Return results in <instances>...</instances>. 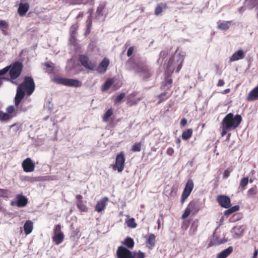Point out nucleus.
Listing matches in <instances>:
<instances>
[{
  "instance_id": "obj_35",
  "label": "nucleus",
  "mask_w": 258,
  "mask_h": 258,
  "mask_svg": "<svg viewBox=\"0 0 258 258\" xmlns=\"http://www.w3.org/2000/svg\"><path fill=\"white\" fill-rule=\"evenodd\" d=\"M192 130L191 128L187 129L184 131L182 134V138L184 140H187L189 139L192 136Z\"/></svg>"
},
{
  "instance_id": "obj_24",
  "label": "nucleus",
  "mask_w": 258,
  "mask_h": 258,
  "mask_svg": "<svg viewBox=\"0 0 258 258\" xmlns=\"http://www.w3.org/2000/svg\"><path fill=\"white\" fill-rule=\"evenodd\" d=\"M233 251V247L229 246L227 248L223 250L220 253H218L216 258H226Z\"/></svg>"
},
{
  "instance_id": "obj_54",
  "label": "nucleus",
  "mask_w": 258,
  "mask_h": 258,
  "mask_svg": "<svg viewBox=\"0 0 258 258\" xmlns=\"http://www.w3.org/2000/svg\"><path fill=\"white\" fill-rule=\"evenodd\" d=\"M104 9H105L104 5H101V6H99L97 9L96 13L98 15H101L102 14V12L103 11V10H104Z\"/></svg>"
},
{
  "instance_id": "obj_59",
  "label": "nucleus",
  "mask_w": 258,
  "mask_h": 258,
  "mask_svg": "<svg viewBox=\"0 0 258 258\" xmlns=\"http://www.w3.org/2000/svg\"><path fill=\"white\" fill-rule=\"evenodd\" d=\"M187 124V120L185 118H182L180 121L181 126H184Z\"/></svg>"
},
{
  "instance_id": "obj_28",
  "label": "nucleus",
  "mask_w": 258,
  "mask_h": 258,
  "mask_svg": "<svg viewBox=\"0 0 258 258\" xmlns=\"http://www.w3.org/2000/svg\"><path fill=\"white\" fill-rule=\"evenodd\" d=\"M114 82V81L113 79H109L107 80L103 85L102 86V91H106L112 85Z\"/></svg>"
},
{
  "instance_id": "obj_16",
  "label": "nucleus",
  "mask_w": 258,
  "mask_h": 258,
  "mask_svg": "<svg viewBox=\"0 0 258 258\" xmlns=\"http://www.w3.org/2000/svg\"><path fill=\"white\" fill-rule=\"evenodd\" d=\"M76 204L77 205V208L80 210L81 212H87L88 210V208L85 205V203L86 201H83V196L81 195H77L76 196Z\"/></svg>"
},
{
  "instance_id": "obj_40",
  "label": "nucleus",
  "mask_w": 258,
  "mask_h": 258,
  "mask_svg": "<svg viewBox=\"0 0 258 258\" xmlns=\"http://www.w3.org/2000/svg\"><path fill=\"white\" fill-rule=\"evenodd\" d=\"M167 94V92H163L157 96V97L159 99L158 104L162 103L168 98V97L166 96Z\"/></svg>"
},
{
  "instance_id": "obj_61",
  "label": "nucleus",
  "mask_w": 258,
  "mask_h": 258,
  "mask_svg": "<svg viewBox=\"0 0 258 258\" xmlns=\"http://www.w3.org/2000/svg\"><path fill=\"white\" fill-rule=\"evenodd\" d=\"M258 254V249L255 248L254 251L253 252L252 258H256Z\"/></svg>"
},
{
  "instance_id": "obj_62",
  "label": "nucleus",
  "mask_w": 258,
  "mask_h": 258,
  "mask_svg": "<svg viewBox=\"0 0 258 258\" xmlns=\"http://www.w3.org/2000/svg\"><path fill=\"white\" fill-rule=\"evenodd\" d=\"M84 16L83 12H80L78 16L76 17V19H79V18H82Z\"/></svg>"
},
{
  "instance_id": "obj_3",
  "label": "nucleus",
  "mask_w": 258,
  "mask_h": 258,
  "mask_svg": "<svg viewBox=\"0 0 258 258\" xmlns=\"http://www.w3.org/2000/svg\"><path fill=\"white\" fill-rule=\"evenodd\" d=\"M167 70L169 73H168L167 75L165 77L164 82L161 87L162 90H169L171 87V84L173 81L171 78V75L174 70L173 58L172 57H171L168 62Z\"/></svg>"
},
{
  "instance_id": "obj_12",
  "label": "nucleus",
  "mask_w": 258,
  "mask_h": 258,
  "mask_svg": "<svg viewBox=\"0 0 258 258\" xmlns=\"http://www.w3.org/2000/svg\"><path fill=\"white\" fill-rule=\"evenodd\" d=\"M22 166L24 171L26 172H33L35 167L34 163L30 158L25 159L22 163Z\"/></svg>"
},
{
  "instance_id": "obj_37",
  "label": "nucleus",
  "mask_w": 258,
  "mask_h": 258,
  "mask_svg": "<svg viewBox=\"0 0 258 258\" xmlns=\"http://www.w3.org/2000/svg\"><path fill=\"white\" fill-rule=\"evenodd\" d=\"M198 221L196 220L194 221L191 224L189 229V233L190 235H194L197 230L198 224Z\"/></svg>"
},
{
  "instance_id": "obj_31",
  "label": "nucleus",
  "mask_w": 258,
  "mask_h": 258,
  "mask_svg": "<svg viewBox=\"0 0 258 258\" xmlns=\"http://www.w3.org/2000/svg\"><path fill=\"white\" fill-rule=\"evenodd\" d=\"M14 116L13 115H10L7 114L0 110V121H7L11 119Z\"/></svg>"
},
{
  "instance_id": "obj_33",
  "label": "nucleus",
  "mask_w": 258,
  "mask_h": 258,
  "mask_svg": "<svg viewBox=\"0 0 258 258\" xmlns=\"http://www.w3.org/2000/svg\"><path fill=\"white\" fill-rule=\"evenodd\" d=\"M257 193L258 189L256 186L255 185L248 190L247 191V196L248 198H251L257 195Z\"/></svg>"
},
{
  "instance_id": "obj_23",
  "label": "nucleus",
  "mask_w": 258,
  "mask_h": 258,
  "mask_svg": "<svg viewBox=\"0 0 258 258\" xmlns=\"http://www.w3.org/2000/svg\"><path fill=\"white\" fill-rule=\"evenodd\" d=\"M244 57V54L242 50H239L234 53L230 58V61H234L242 59Z\"/></svg>"
},
{
  "instance_id": "obj_21",
  "label": "nucleus",
  "mask_w": 258,
  "mask_h": 258,
  "mask_svg": "<svg viewBox=\"0 0 258 258\" xmlns=\"http://www.w3.org/2000/svg\"><path fill=\"white\" fill-rule=\"evenodd\" d=\"M64 235L63 233H54L52 236V241L56 245H59L63 241Z\"/></svg>"
},
{
  "instance_id": "obj_39",
  "label": "nucleus",
  "mask_w": 258,
  "mask_h": 258,
  "mask_svg": "<svg viewBox=\"0 0 258 258\" xmlns=\"http://www.w3.org/2000/svg\"><path fill=\"white\" fill-rule=\"evenodd\" d=\"M113 114V111L111 108L109 109L104 114L103 116V121L106 122L108 120V119Z\"/></svg>"
},
{
  "instance_id": "obj_45",
  "label": "nucleus",
  "mask_w": 258,
  "mask_h": 258,
  "mask_svg": "<svg viewBox=\"0 0 258 258\" xmlns=\"http://www.w3.org/2000/svg\"><path fill=\"white\" fill-rule=\"evenodd\" d=\"M168 52L167 50H164L163 51H161L159 54V58L158 60V61H159L160 59V58L164 59L168 55Z\"/></svg>"
},
{
  "instance_id": "obj_30",
  "label": "nucleus",
  "mask_w": 258,
  "mask_h": 258,
  "mask_svg": "<svg viewBox=\"0 0 258 258\" xmlns=\"http://www.w3.org/2000/svg\"><path fill=\"white\" fill-rule=\"evenodd\" d=\"M231 23V21L221 22L219 21L218 24V28L223 30H227L229 28V24Z\"/></svg>"
},
{
  "instance_id": "obj_2",
  "label": "nucleus",
  "mask_w": 258,
  "mask_h": 258,
  "mask_svg": "<svg viewBox=\"0 0 258 258\" xmlns=\"http://www.w3.org/2000/svg\"><path fill=\"white\" fill-rule=\"evenodd\" d=\"M242 121V117L240 115L236 114L234 116L232 113L227 114L222 121V125L226 126L230 130H235Z\"/></svg>"
},
{
  "instance_id": "obj_55",
  "label": "nucleus",
  "mask_w": 258,
  "mask_h": 258,
  "mask_svg": "<svg viewBox=\"0 0 258 258\" xmlns=\"http://www.w3.org/2000/svg\"><path fill=\"white\" fill-rule=\"evenodd\" d=\"M231 171H232V170H230L228 169L225 170V171H224V173H223V178H228L229 176L230 173Z\"/></svg>"
},
{
  "instance_id": "obj_17",
  "label": "nucleus",
  "mask_w": 258,
  "mask_h": 258,
  "mask_svg": "<svg viewBox=\"0 0 258 258\" xmlns=\"http://www.w3.org/2000/svg\"><path fill=\"white\" fill-rule=\"evenodd\" d=\"M109 60L108 58L105 57L99 64L97 67V71L100 74H104L106 72L108 67L109 65Z\"/></svg>"
},
{
  "instance_id": "obj_36",
  "label": "nucleus",
  "mask_w": 258,
  "mask_h": 258,
  "mask_svg": "<svg viewBox=\"0 0 258 258\" xmlns=\"http://www.w3.org/2000/svg\"><path fill=\"white\" fill-rule=\"evenodd\" d=\"M239 209V207L238 206H233L228 209L226 210L224 212V215L225 216H228L231 214H232L234 212H235L237 211H238Z\"/></svg>"
},
{
  "instance_id": "obj_49",
  "label": "nucleus",
  "mask_w": 258,
  "mask_h": 258,
  "mask_svg": "<svg viewBox=\"0 0 258 258\" xmlns=\"http://www.w3.org/2000/svg\"><path fill=\"white\" fill-rule=\"evenodd\" d=\"M231 130L229 128L226 127V126L224 125H222V132L221 133V135L222 137H224L227 134L228 131Z\"/></svg>"
},
{
  "instance_id": "obj_32",
  "label": "nucleus",
  "mask_w": 258,
  "mask_h": 258,
  "mask_svg": "<svg viewBox=\"0 0 258 258\" xmlns=\"http://www.w3.org/2000/svg\"><path fill=\"white\" fill-rule=\"evenodd\" d=\"M20 178L22 181L25 182H33L39 181L37 177H31L29 176H21Z\"/></svg>"
},
{
  "instance_id": "obj_14",
  "label": "nucleus",
  "mask_w": 258,
  "mask_h": 258,
  "mask_svg": "<svg viewBox=\"0 0 258 258\" xmlns=\"http://www.w3.org/2000/svg\"><path fill=\"white\" fill-rule=\"evenodd\" d=\"M137 93L136 92H133L126 97L127 102L126 103L129 106H132L137 105L138 102L142 100L141 97L137 98Z\"/></svg>"
},
{
  "instance_id": "obj_64",
  "label": "nucleus",
  "mask_w": 258,
  "mask_h": 258,
  "mask_svg": "<svg viewBox=\"0 0 258 258\" xmlns=\"http://www.w3.org/2000/svg\"><path fill=\"white\" fill-rule=\"evenodd\" d=\"M231 133H229L227 136V137H226V141L228 142L230 140V137H231Z\"/></svg>"
},
{
  "instance_id": "obj_53",
  "label": "nucleus",
  "mask_w": 258,
  "mask_h": 258,
  "mask_svg": "<svg viewBox=\"0 0 258 258\" xmlns=\"http://www.w3.org/2000/svg\"><path fill=\"white\" fill-rule=\"evenodd\" d=\"M8 25L7 22L3 20H0V29H7Z\"/></svg>"
},
{
  "instance_id": "obj_46",
  "label": "nucleus",
  "mask_w": 258,
  "mask_h": 258,
  "mask_svg": "<svg viewBox=\"0 0 258 258\" xmlns=\"http://www.w3.org/2000/svg\"><path fill=\"white\" fill-rule=\"evenodd\" d=\"M23 64L22 62L17 61V78H18L22 71Z\"/></svg>"
},
{
  "instance_id": "obj_1",
  "label": "nucleus",
  "mask_w": 258,
  "mask_h": 258,
  "mask_svg": "<svg viewBox=\"0 0 258 258\" xmlns=\"http://www.w3.org/2000/svg\"><path fill=\"white\" fill-rule=\"evenodd\" d=\"M35 88V85L33 79L31 77H25L23 82L17 88V107L25 94L30 96L33 93Z\"/></svg>"
},
{
  "instance_id": "obj_15",
  "label": "nucleus",
  "mask_w": 258,
  "mask_h": 258,
  "mask_svg": "<svg viewBox=\"0 0 258 258\" xmlns=\"http://www.w3.org/2000/svg\"><path fill=\"white\" fill-rule=\"evenodd\" d=\"M217 201L222 207L228 208L230 206V199L228 196H218L217 198Z\"/></svg>"
},
{
  "instance_id": "obj_6",
  "label": "nucleus",
  "mask_w": 258,
  "mask_h": 258,
  "mask_svg": "<svg viewBox=\"0 0 258 258\" xmlns=\"http://www.w3.org/2000/svg\"><path fill=\"white\" fill-rule=\"evenodd\" d=\"M54 82L57 84H61L69 87H79L82 85V82L78 80L62 77H57L55 78Z\"/></svg>"
},
{
  "instance_id": "obj_22",
  "label": "nucleus",
  "mask_w": 258,
  "mask_h": 258,
  "mask_svg": "<svg viewBox=\"0 0 258 258\" xmlns=\"http://www.w3.org/2000/svg\"><path fill=\"white\" fill-rule=\"evenodd\" d=\"M25 234L27 235L30 234L33 229V223L31 220H27L24 225Z\"/></svg>"
},
{
  "instance_id": "obj_47",
  "label": "nucleus",
  "mask_w": 258,
  "mask_h": 258,
  "mask_svg": "<svg viewBox=\"0 0 258 258\" xmlns=\"http://www.w3.org/2000/svg\"><path fill=\"white\" fill-rule=\"evenodd\" d=\"M135 258H145V253L141 251V250H139L138 252H134V254Z\"/></svg>"
},
{
  "instance_id": "obj_34",
  "label": "nucleus",
  "mask_w": 258,
  "mask_h": 258,
  "mask_svg": "<svg viewBox=\"0 0 258 258\" xmlns=\"http://www.w3.org/2000/svg\"><path fill=\"white\" fill-rule=\"evenodd\" d=\"M123 244L126 246L128 248H132L134 246L135 242L132 238L127 237L124 239Z\"/></svg>"
},
{
  "instance_id": "obj_44",
  "label": "nucleus",
  "mask_w": 258,
  "mask_h": 258,
  "mask_svg": "<svg viewBox=\"0 0 258 258\" xmlns=\"http://www.w3.org/2000/svg\"><path fill=\"white\" fill-rule=\"evenodd\" d=\"M125 93H121L119 95L116 96L114 100L115 103L117 104L121 101V100L124 98L125 97Z\"/></svg>"
},
{
  "instance_id": "obj_27",
  "label": "nucleus",
  "mask_w": 258,
  "mask_h": 258,
  "mask_svg": "<svg viewBox=\"0 0 258 258\" xmlns=\"http://www.w3.org/2000/svg\"><path fill=\"white\" fill-rule=\"evenodd\" d=\"M233 237L234 238H238L241 237L243 233V229L241 227H234L232 229Z\"/></svg>"
},
{
  "instance_id": "obj_8",
  "label": "nucleus",
  "mask_w": 258,
  "mask_h": 258,
  "mask_svg": "<svg viewBox=\"0 0 258 258\" xmlns=\"http://www.w3.org/2000/svg\"><path fill=\"white\" fill-rule=\"evenodd\" d=\"M9 72L11 79L15 80L16 79V61H14L10 66L0 70V76L5 75Z\"/></svg>"
},
{
  "instance_id": "obj_41",
  "label": "nucleus",
  "mask_w": 258,
  "mask_h": 258,
  "mask_svg": "<svg viewBox=\"0 0 258 258\" xmlns=\"http://www.w3.org/2000/svg\"><path fill=\"white\" fill-rule=\"evenodd\" d=\"M10 194L9 190L0 188V197L8 198L10 197Z\"/></svg>"
},
{
  "instance_id": "obj_57",
  "label": "nucleus",
  "mask_w": 258,
  "mask_h": 258,
  "mask_svg": "<svg viewBox=\"0 0 258 258\" xmlns=\"http://www.w3.org/2000/svg\"><path fill=\"white\" fill-rule=\"evenodd\" d=\"M53 63L51 61L46 62L44 63V66L47 68H53Z\"/></svg>"
},
{
  "instance_id": "obj_13",
  "label": "nucleus",
  "mask_w": 258,
  "mask_h": 258,
  "mask_svg": "<svg viewBox=\"0 0 258 258\" xmlns=\"http://www.w3.org/2000/svg\"><path fill=\"white\" fill-rule=\"evenodd\" d=\"M144 238L146 239V246L149 249H152L154 247L156 244V236L153 233H149L146 235Z\"/></svg>"
},
{
  "instance_id": "obj_38",
  "label": "nucleus",
  "mask_w": 258,
  "mask_h": 258,
  "mask_svg": "<svg viewBox=\"0 0 258 258\" xmlns=\"http://www.w3.org/2000/svg\"><path fill=\"white\" fill-rule=\"evenodd\" d=\"M126 223L128 227L135 228L137 227V224L135 222L134 218H131L126 221Z\"/></svg>"
},
{
  "instance_id": "obj_4",
  "label": "nucleus",
  "mask_w": 258,
  "mask_h": 258,
  "mask_svg": "<svg viewBox=\"0 0 258 258\" xmlns=\"http://www.w3.org/2000/svg\"><path fill=\"white\" fill-rule=\"evenodd\" d=\"M134 70L137 73H142L143 78L145 80L150 78L153 74L149 67L143 62L136 63L134 67Z\"/></svg>"
},
{
  "instance_id": "obj_60",
  "label": "nucleus",
  "mask_w": 258,
  "mask_h": 258,
  "mask_svg": "<svg viewBox=\"0 0 258 258\" xmlns=\"http://www.w3.org/2000/svg\"><path fill=\"white\" fill-rule=\"evenodd\" d=\"M225 84V82L223 80L220 79L219 80L218 83H217V86L218 87H221L224 86Z\"/></svg>"
},
{
  "instance_id": "obj_48",
  "label": "nucleus",
  "mask_w": 258,
  "mask_h": 258,
  "mask_svg": "<svg viewBox=\"0 0 258 258\" xmlns=\"http://www.w3.org/2000/svg\"><path fill=\"white\" fill-rule=\"evenodd\" d=\"M190 223V220L183 221L181 224V228L183 230H186L187 229Z\"/></svg>"
},
{
  "instance_id": "obj_7",
  "label": "nucleus",
  "mask_w": 258,
  "mask_h": 258,
  "mask_svg": "<svg viewBox=\"0 0 258 258\" xmlns=\"http://www.w3.org/2000/svg\"><path fill=\"white\" fill-rule=\"evenodd\" d=\"M125 160L124 155L122 152H121L117 155L115 163L112 165V167L117 169L118 172H121L124 169Z\"/></svg>"
},
{
  "instance_id": "obj_58",
  "label": "nucleus",
  "mask_w": 258,
  "mask_h": 258,
  "mask_svg": "<svg viewBox=\"0 0 258 258\" xmlns=\"http://www.w3.org/2000/svg\"><path fill=\"white\" fill-rule=\"evenodd\" d=\"M134 51V47H130L127 51V55L128 56H130L132 55Z\"/></svg>"
},
{
  "instance_id": "obj_29",
  "label": "nucleus",
  "mask_w": 258,
  "mask_h": 258,
  "mask_svg": "<svg viewBox=\"0 0 258 258\" xmlns=\"http://www.w3.org/2000/svg\"><path fill=\"white\" fill-rule=\"evenodd\" d=\"M177 63L178 64V66L177 67L176 72L179 73L180 70H181L182 66V63L184 59V55H181L180 53H179L177 55Z\"/></svg>"
},
{
  "instance_id": "obj_18",
  "label": "nucleus",
  "mask_w": 258,
  "mask_h": 258,
  "mask_svg": "<svg viewBox=\"0 0 258 258\" xmlns=\"http://www.w3.org/2000/svg\"><path fill=\"white\" fill-rule=\"evenodd\" d=\"M29 10V5L28 3H21L19 5V7L17 12L20 16H25L27 12Z\"/></svg>"
},
{
  "instance_id": "obj_63",
  "label": "nucleus",
  "mask_w": 258,
  "mask_h": 258,
  "mask_svg": "<svg viewBox=\"0 0 258 258\" xmlns=\"http://www.w3.org/2000/svg\"><path fill=\"white\" fill-rule=\"evenodd\" d=\"M230 91V89H226L224 90V91H223L222 93L223 94H227V93H229Z\"/></svg>"
},
{
  "instance_id": "obj_11",
  "label": "nucleus",
  "mask_w": 258,
  "mask_h": 258,
  "mask_svg": "<svg viewBox=\"0 0 258 258\" xmlns=\"http://www.w3.org/2000/svg\"><path fill=\"white\" fill-rule=\"evenodd\" d=\"M79 60L81 64L86 69L90 70H93L95 68V64L90 60L87 55L85 54H80L79 56Z\"/></svg>"
},
{
  "instance_id": "obj_51",
  "label": "nucleus",
  "mask_w": 258,
  "mask_h": 258,
  "mask_svg": "<svg viewBox=\"0 0 258 258\" xmlns=\"http://www.w3.org/2000/svg\"><path fill=\"white\" fill-rule=\"evenodd\" d=\"M54 234L58 233H63L61 230V225L57 224L55 225L53 229Z\"/></svg>"
},
{
  "instance_id": "obj_50",
  "label": "nucleus",
  "mask_w": 258,
  "mask_h": 258,
  "mask_svg": "<svg viewBox=\"0 0 258 258\" xmlns=\"http://www.w3.org/2000/svg\"><path fill=\"white\" fill-rule=\"evenodd\" d=\"M67 2L71 5H80L83 0H66Z\"/></svg>"
},
{
  "instance_id": "obj_5",
  "label": "nucleus",
  "mask_w": 258,
  "mask_h": 258,
  "mask_svg": "<svg viewBox=\"0 0 258 258\" xmlns=\"http://www.w3.org/2000/svg\"><path fill=\"white\" fill-rule=\"evenodd\" d=\"M200 210L199 205L195 201H191L185 208L183 214L181 216L182 220L185 219L190 214L194 215L198 213Z\"/></svg>"
},
{
  "instance_id": "obj_43",
  "label": "nucleus",
  "mask_w": 258,
  "mask_h": 258,
  "mask_svg": "<svg viewBox=\"0 0 258 258\" xmlns=\"http://www.w3.org/2000/svg\"><path fill=\"white\" fill-rule=\"evenodd\" d=\"M142 143L141 142L136 143L132 148L133 152H140L141 150Z\"/></svg>"
},
{
  "instance_id": "obj_10",
  "label": "nucleus",
  "mask_w": 258,
  "mask_h": 258,
  "mask_svg": "<svg viewBox=\"0 0 258 258\" xmlns=\"http://www.w3.org/2000/svg\"><path fill=\"white\" fill-rule=\"evenodd\" d=\"M116 256L117 258H135L131 250L122 246L117 248Z\"/></svg>"
},
{
  "instance_id": "obj_26",
  "label": "nucleus",
  "mask_w": 258,
  "mask_h": 258,
  "mask_svg": "<svg viewBox=\"0 0 258 258\" xmlns=\"http://www.w3.org/2000/svg\"><path fill=\"white\" fill-rule=\"evenodd\" d=\"M167 8V4L160 3L158 4L155 8L154 10V14L158 16L162 14L163 12V8L166 9Z\"/></svg>"
},
{
  "instance_id": "obj_20",
  "label": "nucleus",
  "mask_w": 258,
  "mask_h": 258,
  "mask_svg": "<svg viewBox=\"0 0 258 258\" xmlns=\"http://www.w3.org/2000/svg\"><path fill=\"white\" fill-rule=\"evenodd\" d=\"M28 203V199L22 195H17V207H24Z\"/></svg>"
},
{
  "instance_id": "obj_42",
  "label": "nucleus",
  "mask_w": 258,
  "mask_h": 258,
  "mask_svg": "<svg viewBox=\"0 0 258 258\" xmlns=\"http://www.w3.org/2000/svg\"><path fill=\"white\" fill-rule=\"evenodd\" d=\"M248 177H243L242 178L240 181V186L241 188L244 190L245 188V186L248 184Z\"/></svg>"
},
{
  "instance_id": "obj_19",
  "label": "nucleus",
  "mask_w": 258,
  "mask_h": 258,
  "mask_svg": "<svg viewBox=\"0 0 258 258\" xmlns=\"http://www.w3.org/2000/svg\"><path fill=\"white\" fill-rule=\"evenodd\" d=\"M108 201V198L104 197L98 201L95 206V211L98 213L102 212L105 209L106 205V203Z\"/></svg>"
},
{
  "instance_id": "obj_56",
  "label": "nucleus",
  "mask_w": 258,
  "mask_h": 258,
  "mask_svg": "<svg viewBox=\"0 0 258 258\" xmlns=\"http://www.w3.org/2000/svg\"><path fill=\"white\" fill-rule=\"evenodd\" d=\"M166 153L168 155L172 156L174 153V150L172 148L169 147L167 149Z\"/></svg>"
},
{
  "instance_id": "obj_9",
  "label": "nucleus",
  "mask_w": 258,
  "mask_h": 258,
  "mask_svg": "<svg viewBox=\"0 0 258 258\" xmlns=\"http://www.w3.org/2000/svg\"><path fill=\"white\" fill-rule=\"evenodd\" d=\"M194 187L193 181L191 179L187 180L184 190L182 193L181 197V203L182 204L185 200L190 195Z\"/></svg>"
},
{
  "instance_id": "obj_52",
  "label": "nucleus",
  "mask_w": 258,
  "mask_h": 258,
  "mask_svg": "<svg viewBox=\"0 0 258 258\" xmlns=\"http://www.w3.org/2000/svg\"><path fill=\"white\" fill-rule=\"evenodd\" d=\"M7 114H10V115H13V113L15 111V108L13 106L10 105L6 109Z\"/></svg>"
},
{
  "instance_id": "obj_25",
  "label": "nucleus",
  "mask_w": 258,
  "mask_h": 258,
  "mask_svg": "<svg viewBox=\"0 0 258 258\" xmlns=\"http://www.w3.org/2000/svg\"><path fill=\"white\" fill-rule=\"evenodd\" d=\"M79 27L78 23H75L71 26L70 29V36L71 39H75L77 31Z\"/></svg>"
}]
</instances>
